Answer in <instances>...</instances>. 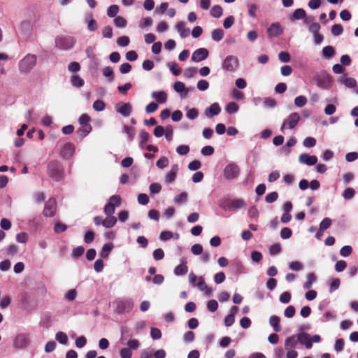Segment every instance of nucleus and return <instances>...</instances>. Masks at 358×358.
I'll return each mask as SVG.
<instances>
[{
	"instance_id": "4",
	"label": "nucleus",
	"mask_w": 358,
	"mask_h": 358,
	"mask_svg": "<svg viewBox=\"0 0 358 358\" xmlns=\"http://www.w3.org/2000/svg\"><path fill=\"white\" fill-rule=\"evenodd\" d=\"M75 43V38L69 36H59L55 38V46L62 50L72 48Z\"/></svg>"
},
{
	"instance_id": "28",
	"label": "nucleus",
	"mask_w": 358,
	"mask_h": 358,
	"mask_svg": "<svg viewBox=\"0 0 358 358\" xmlns=\"http://www.w3.org/2000/svg\"><path fill=\"white\" fill-rule=\"evenodd\" d=\"M298 341L295 339L294 336L288 337L285 343V350L294 349L296 346Z\"/></svg>"
},
{
	"instance_id": "25",
	"label": "nucleus",
	"mask_w": 358,
	"mask_h": 358,
	"mask_svg": "<svg viewBox=\"0 0 358 358\" xmlns=\"http://www.w3.org/2000/svg\"><path fill=\"white\" fill-rule=\"evenodd\" d=\"M306 16V13L304 9L297 8L294 11L290 20H301V19L305 18Z\"/></svg>"
},
{
	"instance_id": "3",
	"label": "nucleus",
	"mask_w": 358,
	"mask_h": 358,
	"mask_svg": "<svg viewBox=\"0 0 358 358\" xmlns=\"http://www.w3.org/2000/svg\"><path fill=\"white\" fill-rule=\"evenodd\" d=\"M189 281L194 287L196 286L201 291L204 292L207 296L211 294L212 289L208 287L203 277H197L194 273H190Z\"/></svg>"
},
{
	"instance_id": "15",
	"label": "nucleus",
	"mask_w": 358,
	"mask_h": 358,
	"mask_svg": "<svg viewBox=\"0 0 358 358\" xmlns=\"http://www.w3.org/2000/svg\"><path fill=\"white\" fill-rule=\"evenodd\" d=\"M267 32L270 38L278 37L283 32V28L280 23H272L268 28Z\"/></svg>"
},
{
	"instance_id": "59",
	"label": "nucleus",
	"mask_w": 358,
	"mask_h": 358,
	"mask_svg": "<svg viewBox=\"0 0 358 358\" xmlns=\"http://www.w3.org/2000/svg\"><path fill=\"white\" fill-rule=\"evenodd\" d=\"M169 164V159L166 157H162L157 161L156 165L160 169L166 167Z\"/></svg>"
},
{
	"instance_id": "17",
	"label": "nucleus",
	"mask_w": 358,
	"mask_h": 358,
	"mask_svg": "<svg viewBox=\"0 0 358 358\" xmlns=\"http://www.w3.org/2000/svg\"><path fill=\"white\" fill-rule=\"evenodd\" d=\"M297 341L301 344H304L307 349H310L313 346L312 341L309 334L307 333H300L297 335Z\"/></svg>"
},
{
	"instance_id": "37",
	"label": "nucleus",
	"mask_w": 358,
	"mask_h": 358,
	"mask_svg": "<svg viewBox=\"0 0 358 358\" xmlns=\"http://www.w3.org/2000/svg\"><path fill=\"white\" fill-rule=\"evenodd\" d=\"M117 222V218L115 216H108L106 219L104 220L103 226L106 228H111Z\"/></svg>"
},
{
	"instance_id": "31",
	"label": "nucleus",
	"mask_w": 358,
	"mask_h": 358,
	"mask_svg": "<svg viewBox=\"0 0 358 358\" xmlns=\"http://www.w3.org/2000/svg\"><path fill=\"white\" fill-rule=\"evenodd\" d=\"M306 278L307 280L303 285V288L308 289L312 287L313 282L316 280V276L313 273H310L307 275Z\"/></svg>"
},
{
	"instance_id": "57",
	"label": "nucleus",
	"mask_w": 358,
	"mask_h": 358,
	"mask_svg": "<svg viewBox=\"0 0 358 358\" xmlns=\"http://www.w3.org/2000/svg\"><path fill=\"white\" fill-rule=\"evenodd\" d=\"M316 144V139L313 137H307L303 141V145L307 148H312Z\"/></svg>"
},
{
	"instance_id": "11",
	"label": "nucleus",
	"mask_w": 358,
	"mask_h": 358,
	"mask_svg": "<svg viewBox=\"0 0 358 358\" xmlns=\"http://www.w3.org/2000/svg\"><path fill=\"white\" fill-rule=\"evenodd\" d=\"M238 64L237 57L230 55L227 56L222 62V68L226 71H232L236 69Z\"/></svg>"
},
{
	"instance_id": "64",
	"label": "nucleus",
	"mask_w": 358,
	"mask_h": 358,
	"mask_svg": "<svg viewBox=\"0 0 358 358\" xmlns=\"http://www.w3.org/2000/svg\"><path fill=\"white\" fill-rule=\"evenodd\" d=\"M120 356L122 358H131L132 352L129 348H122L120 350Z\"/></svg>"
},
{
	"instance_id": "60",
	"label": "nucleus",
	"mask_w": 358,
	"mask_h": 358,
	"mask_svg": "<svg viewBox=\"0 0 358 358\" xmlns=\"http://www.w3.org/2000/svg\"><path fill=\"white\" fill-rule=\"evenodd\" d=\"M191 251L195 255H201L203 252V247L201 244H194L192 246Z\"/></svg>"
},
{
	"instance_id": "2",
	"label": "nucleus",
	"mask_w": 358,
	"mask_h": 358,
	"mask_svg": "<svg viewBox=\"0 0 358 358\" xmlns=\"http://www.w3.org/2000/svg\"><path fill=\"white\" fill-rule=\"evenodd\" d=\"M37 57L35 55L28 54L22 59L18 64L19 71L22 74L29 73L35 66Z\"/></svg>"
},
{
	"instance_id": "8",
	"label": "nucleus",
	"mask_w": 358,
	"mask_h": 358,
	"mask_svg": "<svg viewBox=\"0 0 358 358\" xmlns=\"http://www.w3.org/2000/svg\"><path fill=\"white\" fill-rule=\"evenodd\" d=\"M30 343L29 335L27 334H19L13 340V347L15 349L26 348Z\"/></svg>"
},
{
	"instance_id": "48",
	"label": "nucleus",
	"mask_w": 358,
	"mask_h": 358,
	"mask_svg": "<svg viewBox=\"0 0 358 358\" xmlns=\"http://www.w3.org/2000/svg\"><path fill=\"white\" fill-rule=\"evenodd\" d=\"M103 75L108 78L109 81H112L113 80V70L110 66H106L103 69Z\"/></svg>"
},
{
	"instance_id": "5",
	"label": "nucleus",
	"mask_w": 358,
	"mask_h": 358,
	"mask_svg": "<svg viewBox=\"0 0 358 358\" xmlns=\"http://www.w3.org/2000/svg\"><path fill=\"white\" fill-rule=\"evenodd\" d=\"M115 311L119 314H123L131 311L134 307V303L131 299H118L115 301Z\"/></svg>"
},
{
	"instance_id": "61",
	"label": "nucleus",
	"mask_w": 358,
	"mask_h": 358,
	"mask_svg": "<svg viewBox=\"0 0 358 358\" xmlns=\"http://www.w3.org/2000/svg\"><path fill=\"white\" fill-rule=\"evenodd\" d=\"M352 251V248L350 245H345L341 248L340 250V254L343 257H348L349 256Z\"/></svg>"
},
{
	"instance_id": "62",
	"label": "nucleus",
	"mask_w": 358,
	"mask_h": 358,
	"mask_svg": "<svg viewBox=\"0 0 358 358\" xmlns=\"http://www.w3.org/2000/svg\"><path fill=\"white\" fill-rule=\"evenodd\" d=\"M201 163L199 160H194L188 164V169L191 171H196L201 168Z\"/></svg>"
},
{
	"instance_id": "27",
	"label": "nucleus",
	"mask_w": 358,
	"mask_h": 358,
	"mask_svg": "<svg viewBox=\"0 0 358 358\" xmlns=\"http://www.w3.org/2000/svg\"><path fill=\"white\" fill-rule=\"evenodd\" d=\"M339 82L343 83L344 85L348 88H353L356 86L357 82L352 78H341Z\"/></svg>"
},
{
	"instance_id": "47",
	"label": "nucleus",
	"mask_w": 358,
	"mask_h": 358,
	"mask_svg": "<svg viewBox=\"0 0 358 358\" xmlns=\"http://www.w3.org/2000/svg\"><path fill=\"white\" fill-rule=\"evenodd\" d=\"M278 198V194L276 192H273L268 194L265 197L266 203H271L275 201Z\"/></svg>"
},
{
	"instance_id": "21",
	"label": "nucleus",
	"mask_w": 358,
	"mask_h": 358,
	"mask_svg": "<svg viewBox=\"0 0 358 358\" xmlns=\"http://www.w3.org/2000/svg\"><path fill=\"white\" fill-rule=\"evenodd\" d=\"M20 29L24 37L28 38L31 35V22L28 20L22 22L20 24Z\"/></svg>"
},
{
	"instance_id": "20",
	"label": "nucleus",
	"mask_w": 358,
	"mask_h": 358,
	"mask_svg": "<svg viewBox=\"0 0 358 358\" xmlns=\"http://www.w3.org/2000/svg\"><path fill=\"white\" fill-rule=\"evenodd\" d=\"M75 150V146L71 143H66L61 150V155L66 159L71 157Z\"/></svg>"
},
{
	"instance_id": "32",
	"label": "nucleus",
	"mask_w": 358,
	"mask_h": 358,
	"mask_svg": "<svg viewBox=\"0 0 358 358\" xmlns=\"http://www.w3.org/2000/svg\"><path fill=\"white\" fill-rule=\"evenodd\" d=\"M113 247L114 245L113 243L104 244L101 252V256L103 258L108 257L109 252L113 250Z\"/></svg>"
},
{
	"instance_id": "12",
	"label": "nucleus",
	"mask_w": 358,
	"mask_h": 358,
	"mask_svg": "<svg viewBox=\"0 0 358 358\" xmlns=\"http://www.w3.org/2000/svg\"><path fill=\"white\" fill-rule=\"evenodd\" d=\"M300 120L299 115L297 113H291L287 121L284 122L281 130L283 131L285 129L289 128L293 129L296 127Z\"/></svg>"
},
{
	"instance_id": "42",
	"label": "nucleus",
	"mask_w": 358,
	"mask_h": 358,
	"mask_svg": "<svg viewBox=\"0 0 358 358\" xmlns=\"http://www.w3.org/2000/svg\"><path fill=\"white\" fill-rule=\"evenodd\" d=\"M331 220L329 217L324 218L320 224V231H323L330 227Z\"/></svg>"
},
{
	"instance_id": "13",
	"label": "nucleus",
	"mask_w": 358,
	"mask_h": 358,
	"mask_svg": "<svg viewBox=\"0 0 358 358\" xmlns=\"http://www.w3.org/2000/svg\"><path fill=\"white\" fill-rule=\"evenodd\" d=\"M115 109L117 113H120L124 117H128L131 113V105L129 103H124L120 101L116 103Z\"/></svg>"
},
{
	"instance_id": "35",
	"label": "nucleus",
	"mask_w": 358,
	"mask_h": 358,
	"mask_svg": "<svg viewBox=\"0 0 358 358\" xmlns=\"http://www.w3.org/2000/svg\"><path fill=\"white\" fill-rule=\"evenodd\" d=\"M71 82L75 87H80L84 85V80L78 75L72 76Z\"/></svg>"
},
{
	"instance_id": "53",
	"label": "nucleus",
	"mask_w": 358,
	"mask_h": 358,
	"mask_svg": "<svg viewBox=\"0 0 358 358\" xmlns=\"http://www.w3.org/2000/svg\"><path fill=\"white\" fill-rule=\"evenodd\" d=\"M292 235V231L291 229L288 227H284L281 229L280 236L282 239H287L290 238Z\"/></svg>"
},
{
	"instance_id": "44",
	"label": "nucleus",
	"mask_w": 358,
	"mask_h": 358,
	"mask_svg": "<svg viewBox=\"0 0 358 358\" xmlns=\"http://www.w3.org/2000/svg\"><path fill=\"white\" fill-rule=\"evenodd\" d=\"M229 114H234L238 110V106L235 102H230L228 103L225 108Z\"/></svg>"
},
{
	"instance_id": "54",
	"label": "nucleus",
	"mask_w": 358,
	"mask_h": 358,
	"mask_svg": "<svg viewBox=\"0 0 358 358\" xmlns=\"http://www.w3.org/2000/svg\"><path fill=\"white\" fill-rule=\"evenodd\" d=\"M218 303L217 301L212 299L210 300L207 303V308L210 312H215L217 310Z\"/></svg>"
},
{
	"instance_id": "50",
	"label": "nucleus",
	"mask_w": 358,
	"mask_h": 358,
	"mask_svg": "<svg viewBox=\"0 0 358 358\" xmlns=\"http://www.w3.org/2000/svg\"><path fill=\"white\" fill-rule=\"evenodd\" d=\"M189 147L186 145H180L177 147L176 152L180 155H185L189 152Z\"/></svg>"
},
{
	"instance_id": "46",
	"label": "nucleus",
	"mask_w": 358,
	"mask_h": 358,
	"mask_svg": "<svg viewBox=\"0 0 358 358\" xmlns=\"http://www.w3.org/2000/svg\"><path fill=\"white\" fill-rule=\"evenodd\" d=\"M164 134L166 139L168 141H171L173 139V129L171 125H168L166 127V128L164 129Z\"/></svg>"
},
{
	"instance_id": "30",
	"label": "nucleus",
	"mask_w": 358,
	"mask_h": 358,
	"mask_svg": "<svg viewBox=\"0 0 358 358\" xmlns=\"http://www.w3.org/2000/svg\"><path fill=\"white\" fill-rule=\"evenodd\" d=\"M334 55H335V50L332 46L328 45V46H325L324 48H323L322 55L324 58L330 59L332 57H334Z\"/></svg>"
},
{
	"instance_id": "19",
	"label": "nucleus",
	"mask_w": 358,
	"mask_h": 358,
	"mask_svg": "<svg viewBox=\"0 0 358 358\" xmlns=\"http://www.w3.org/2000/svg\"><path fill=\"white\" fill-rule=\"evenodd\" d=\"M245 206V202L242 199H236L231 200L228 205L227 209L229 210H235L243 208Z\"/></svg>"
},
{
	"instance_id": "49",
	"label": "nucleus",
	"mask_w": 358,
	"mask_h": 358,
	"mask_svg": "<svg viewBox=\"0 0 358 358\" xmlns=\"http://www.w3.org/2000/svg\"><path fill=\"white\" fill-rule=\"evenodd\" d=\"M130 42L129 38L126 36H120L117 40V44L119 46L125 47L129 45Z\"/></svg>"
},
{
	"instance_id": "33",
	"label": "nucleus",
	"mask_w": 358,
	"mask_h": 358,
	"mask_svg": "<svg viewBox=\"0 0 358 358\" xmlns=\"http://www.w3.org/2000/svg\"><path fill=\"white\" fill-rule=\"evenodd\" d=\"M183 263V264H180L175 268L174 273L176 275H183L187 273L188 268L185 265L186 262H184Z\"/></svg>"
},
{
	"instance_id": "23",
	"label": "nucleus",
	"mask_w": 358,
	"mask_h": 358,
	"mask_svg": "<svg viewBox=\"0 0 358 358\" xmlns=\"http://www.w3.org/2000/svg\"><path fill=\"white\" fill-rule=\"evenodd\" d=\"M152 97L155 99L159 103H163L166 101L167 94L164 91L154 92Z\"/></svg>"
},
{
	"instance_id": "26",
	"label": "nucleus",
	"mask_w": 358,
	"mask_h": 358,
	"mask_svg": "<svg viewBox=\"0 0 358 358\" xmlns=\"http://www.w3.org/2000/svg\"><path fill=\"white\" fill-rule=\"evenodd\" d=\"M92 131V126L90 124L80 125V127L77 131L78 135L82 138L85 137Z\"/></svg>"
},
{
	"instance_id": "56",
	"label": "nucleus",
	"mask_w": 358,
	"mask_h": 358,
	"mask_svg": "<svg viewBox=\"0 0 358 358\" xmlns=\"http://www.w3.org/2000/svg\"><path fill=\"white\" fill-rule=\"evenodd\" d=\"M306 102L307 99L303 96H299L294 100V103L298 107H303L306 105Z\"/></svg>"
},
{
	"instance_id": "43",
	"label": "nucleus",
	"mask_w": 358,
	"mask_h": 358,
	"mask_svg": "<svg viewBox=\"0 0 358 358\" xmlns=\"http://www.w3.org/2000/svg\"><path fill=\"white\" fill-rule=\"evenodd\" d=\"M114 24L117 27L124 28L127 26V20L122 16H117L114 19Z\"/></svg>"
},
{
	"instance_id": "38",
	"label": "nucleus",
	"mask_w": 358,
	"mask_h": 358,
	"mask_svg": "<svg viewBox=\"0 0 358 358\" xmlns=\"http://www.w3.org/2000/svg\"><path fill=\"white\" fill-rule=\"evenodd\" d=\"M342 195L345 199H351L355 195V190L352 187H348L343 191Z\"/></svg>"
},
{
	"instance_id": "40",
	"label": "nucleus",
	"mask_w": 358,
	"mask_h": 358,
	"mask_svg": "<svg viewBox=\"0 0 358 358\" xmlns=\"http://www.w3.org/2000/svg\"><path fill=\"white\" fill-rule=\"evenodd\" d=\"M119 12V7L117 5H111L107 9V15L110 17H114Z\"/></svg>"
},
{
	"instance_id": "24",
	"label": "nucleus",
	"mask_w": 358,
	"mask_h": 358,
	"mask_svg": "<svg viewBox=\"0 0 358 358\" xmlns=\"http://www.w3.org/2000/svg\"><path fill=\"white\" fill-rule=\"evenodd\" d=\"M280 321V317L275 315L271 316L269 320L270 324L273 327V330L276 332H279L281 331Z\"/></svg>"
},
{
	"instance_id": "39",
	"label": "nucleus",
	"mask_w": 358,
	"mask_h": 358,
	"mask_svg": "<svg viewBox=\"0 0 358 358\" xmlns=\"http://www.w3.org/2000/svg\"><path fill=\"white\" fill-rule=\"evenodd\" d=\"M56 340L62 344L66 345L68 343V337L66 334L62 331H59L55 336Z\"/></svg>"
},
{
	"instance_id": "51",
	"label": "nucleus",
	"mask_w": 358,
	"mask_h": 358,
	"mask_svg": "<svg viewBox=\"0 0 358 358\" xmlns=\"http://www.w3.org/2000/svg\"><path fill=\"white\" fill-rule=\"evenodd\" d=\"M85 252V248L83 246H78L73 248L72 251V255L75 258H78L81 257Z\"/></svg>"
},
{
	"instance_id": "6",
	"label": "nucleus",
	"mask_w": 358,
	"mask_h": 358,
	"mask_svg": "<svg viewBox=\"0 0 358 358\" xmlns=\"http://www.w3.org/2000/svg\"><path fill=\"white\" fill-rule=\"evenodd\" d=\"M240 173V168L235 163L227 164L223 171V176L227 180L236 178Z\"/></svg>"
},
{
	"instance_id": "1",
	"label": "nucleus",
	"mask_w": 358,
	"mask_h": 358,
	"mask_svg": "<svg viewBox=\"0 0 358 358\" xmlns=\"http://www.w3.org/2000/svg\"><path fill=\"white\" fill-rule=\"evenodd\" d=\"M47 173L50 178L55 181H60L64 176L62 164L57 160H52L47 165Z\"/></svg>"
},
{
	"instance_id": "63",
	"label": "nucleus",
	"mask_w": 358,
	"mask_h": 358,
	"mask_svg": "<svg viewBox=\"0 0 358 358\" xmlns=\"http://www.w3.org/2000/svg\"><path fill=\"white\" fill-rule=\"evenodd\" d=\"M149 197L146 194H139L138 196V202L141 205H146L149 202Z\"/></svg>"
},
{
	"instance_id": "18",
	"label": "nucleus",
	"mask_w": 358,
	"mask_h": 358,
	"mask_svg": "<svg viewBox=\"0 0 358 358\" xmlns=\"http://www.w3.org/2000/svg\"><path fill=\"white\" fill-rule=\"evenodd\" d=\"M221 111V108L217 103H213L205 110V115L207 117L211 118L215 115H217Z\"/></svg>"
},
{
	"instance_id": "52",
	"label": "nucleus",
	"mask_w": 358,
	"mask_h": 358,
	"mask_svg": "<svg viewBox=\"0 0 358 358\" xmlns=\"http://www.w3.org/2000/svg\"><path fill=\"white\" fill-rule=\"evenodd\" d=\"M106 105L101 100H96L93 103V108L96 111H103L105 109Z\"/></svg>"
},
{
	"instance_id": "34",
	"label": "nucleus",
	"mask_w": 358,
	"mask_h": 358,
	"mask_svg": "<svg viewBox=\"0 0 358 358\" xmlns=\"http://www.w3.org/2000/svg\"><path fill=\"white\" fill-rule=\"evenodd\" d=\"M177 171H178V166L177 165L173 166L171 171L169 173H167V175L166 176V181L167 182H172L173 181H174L176 176Z\"/></svg>"
},
{
	"instance_id": "7",
	"label": "nucleus",
	"mask_w": 358,
	"mask_h": 358,
	"mask_svg": "<svg viewBox=\"0 0 358 358\" xmlns=\"http://www.w3.org/2000/svg\"><path fill=\"white\" fill-rule=\"evenodd\" d=\"M129 332V329L127 327H122L121 329V343L124 345H127L129 346V348L136 350L137 349L139 345V341L136 339H129L127 341V338L125 336L126 334H127Z\"/></svg>"
},
{
	"instance_id": "22",
	"label": "nucleus",
	"mask_w": 358,
	"mask_h": 358,
	"mask_svg": "<svg viewBox=\"0 0 358 358\" xmlns=\"http://www.w3.org/2000/svg\"><path fill=\"white\" fill-rule=\"evenodd\" d=\"M176 29L182 38H186L190 34L189 29L185 28V23L184 22H179L176 24Z\"/></svg>"
},
{
	"instance_id": "14",
	"label": "nucleus",
	"mask_w": 358,
	"mask_h": 358,
	"mask_svg": "<svg viewBox=\"0 0 358 358\" xmlns=\"http://www.w3.org/2000/svg\"><path fill=\"white\" fill-rule=\"evenodd\" d=\"M208 50L206 48H201L196 50L192 55V61L199 62L206 59L208 57Z\"/></svg>"
},
{
	"instance_id": "16",
	"label": "nucleus",
	"mask_w": 358,
	"mask_h": 358,
	"mask_svg": "<svg viewBox=\"0 0 358 358\" xmlns=\"http://www.w3.org/2000/svg\"><path fill=\"white\" fill-rule=\"evenodd\" d=\"M299 162L308 166H313L317 163V158L315 155H309L308 154L304 153L299 156Z\"/></svg>"
},
{
	"instance_id": "29",
	"label": "nucleus",
	"mask_w": 358,
	"mask_h": 358,
	"mask_svg": "<svg viewBox=\"0 0 358 358\" xmlns=\"http://www.w3.org/2000/svg\"><path fill=\"white\" fill-rule=\"evenodd\" d=\"M224 33L222 29H215L213 30L211 36L213 41H220L224 37Z\"/></svg>"
},
{
	"instance_id": "9",
	"label": "nucleus",
	"mask_w": 358,
	"mask_h": 358,
	"mask_svg": "<svg viewBox=\"0 0 358 358\" xmlns=\"http://www.w3.org/2000/svg\"><path fill=\"white\" fill-rule=\"evenodd\" d=\"M57 210V202L55 199L50 198L45 203L43 214L45 217H53Z\"/></svg>"
},
{
	"instance_id": "58",
	"label": "nucleus",
	"mask_w": 358,
	"mask_h": 358,
	"mask_svg": "<svg viewBox=\"0 0 358 358\" xmlns=\"http://www.w3.org/2000/svg\"><path fill=\"white\" fill-rule=\"evenodd\" d=\"M102 34L104 38H110L113 37V29L110 26H106L102 29Z\"/></svg>"
},
{
	"instance_id": "55",
	"label": "nucleus",
	"mask_w": 358,
	"mask_h": 358,
	"mask_svg": "<svg viewBox=\"0 0 358 358\" xmlns=\"http://www.w3.org/2000/svg\"><path fill=\"white\" fill-rule=\"evenodd\" d=\"M214 151L215 150L213 147L210 145H206L201 149V152L204 156H210L214 153Z\"/></svg>"
},
{
	"instance_id": "36",
	"label": "nucleus",
	"mask_w": 358,
	"mask_h": 358,
	"mask_svg": "<svg viewBox=\"0 0 358 358\" xmlns=\"http://www.w3.org/2000/svg\"><path fill=\"white\" fill-rule=\"evenodd\" d=\"M210 15L214 17H220L222 15V8L219 5L213 6L210 10Z\"/></svg>"
},
{
	"instance_id": "45",
	"label": "nucleus",
	"mask_w": 358,
	"mask_h": 358,
	"mask_svg": "<svg viewBox=\"0 0 358 358\" xmlns=\"http://www.w3.org/2000/svg\"><path fill=\"white\" fill-rule=\"evenodd\" d=\"M331 31L334 36H340L343 33V28L342 25L336 24L331 27Z\"/></svg>"
},
{
	"instance_id": "10",
	"label": "nucleus",
	"mask_w": 358,
	"mask_h": 358,
	"mask_svg": "<svg viewBox=\"0 0 358 358\" xmlns=\"http://www.w3.org/2000/svg\"><path fill=\"white\" fill-rule=\"evenodd\" d=\"M317 85L320 88H330L332 87L331 77L327 73H321L316 78Z\"/></svg>"
},
{
	"instance_id": "41",
	"label": "nucleus",
	"mask_w": 358,
	"mask_h": 358,
	"mask_svg": "<svg viewBox=\"0 0 358 358\" xmlns=\"http://www.w3.org/2000/svg\"><path fill=\"white\" fill-rule=\"evenodd\" d=\"M115 204L111 202H108L104 207V213L107 216H112L115 213Z\"/></svg>"
}]
</instances>
